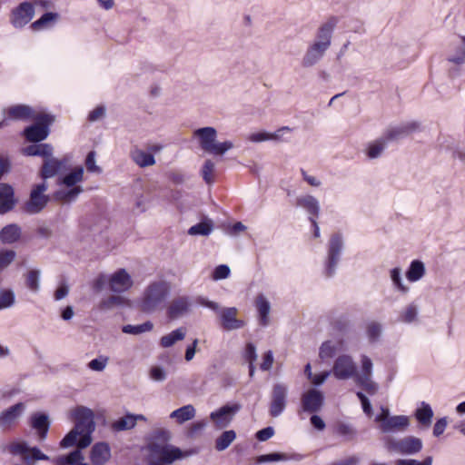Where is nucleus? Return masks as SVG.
<instances>
[{
  "instance_id": "62",
  "label": "nucleus",
  "mask_w": 465,
  "mask_h": 465,
  "mask_svg": "<svg viewBox=\"0 0 465 465\" xmlns=\"http://www.w3.org/2000/svg\"><path fill=\"white\" fill-rule=\"evenodd\" d=\"M433 459L431 456H427L422 460L414 459H401L397 460L396 465H432Z\"/></svg>"
},
{
  "instance_id": "22",
  "label": "nucleus",
  "mask_w": 465,
  "mask_h": 465,
  "mask_svg": "<svg viewBox=\"0 0 465 465\" xmlns=\"http://www.w3.org/2000/svg\"><path fill=\"white\" fill-rule=\"evenodd\" d=\"M447 61L455 65L465 64V36H457L450 42Z\"/></svg>"
},
{
  "instance_id": "16",
  "label": "nucleus",
  "mask_w": 465,
  "mask_h": 465,
  "mask_svg": "<svg viewBox=\"0 0 465 465\" xmlns=\"http://www.w3.org/2000/svg\"><path fill=\"white\" fill-rule=\"evenodd\" d=\"M240 404H226L210 414V419L213 421L218 429L228 427L234 415L240 411Z\"/></svg>"
},
{
  "instance_id": "15",
  "label": "nucleus",
  "mask_w": 465,
  "mask_h": 465,
  "mask_svg": "<svg viewBox=\"0 0 465 465\" xmlns=\"http://www.w3.org/2000/svg\"><path fill=\"white\" fill-rule=\"evenodd\" d=\"M35 15V6L30 2H22L11 11L10 23L15 28H23Z\"/></svg>"
},
{
  "instance_id": "31",
  "label": "nucleus",
  "mask_w": 465,
  "mask_h": 465,
  "mask_svg": "<svg viewBox=\"0 0 465 465\" xmlns=\"http://www.w3.org/2000/svg\"><path fill=\"white\" fill-rule=\"evenodd\" d=\"M27 156H41L45 159L51 157L54 153V147L50 143H35L23 149Z\"/></svg>"
},
{
  "instance_id": "2",
  "label": "nucleus",
  "mask_w": 465,
  "mask_h": 465,
  "mask_svg": "<svg viewBox=\"0 0 465 465\" xmlns=\"http://www.w3.org/2000/svg\"><path fill=\"white\" fill-rule=\"evenodd\" d=\"M170 286L165 281L151 282L143 291L139 308L143 312L153 313L165 307L170 295Z\"/></svg>"
},
{
  "instance_id": "55",
  "label": "nucleus",
  "mask_w": 465,
  "mask_h": 465,
  "mask_svg": "<svg viewBox=\"0 0 465 465\" xmlns=\"http://www.w3.org/2000/svg\"><path fill=\"white\" fill-rule=\"evenodd\" d=\"M40 271L39 270H31L28 272L26 275V285L27 287L36 292L40 289Z\"/></svg>"
},
{
  "instance_id": "32",
  "label": "nucleus",
  "mask_w": 465,
  "mask_h": 465,
  "mask_svg": "<svg viewBox=\"0 0 465 465\" xmlns=\"http://www.w3.org/2000/svg\"><path fill=\"white\" fill-rule=\"evenodd\" d=\"M84 169L82 165L74 167L71 172L59 178L58 183L65 187H74L84 181Z\"/></svg>"
},
{
  "instance_id": "8",
  "label": "nucleus",
  "mask_w": 465,
  "mask_h": 465,
  "mask_svg": "<svg viewBox=\"0 0 465 465\" xmlns=\"http://www.w3.org/2000/svg\"><path fill=\"white\" fill-rule=\"evenodd\" d=\"M8 451L14 456H22L23 460L34 464L37 460H49L48 455L43 453L37 447H30L26 441H14L9 444Z\"/></svg>"
},
{
  "instance_id": "21",
  "label": "nucleus",
  "mask_w": 465,
  "mask_h": 465,
  "mask_svg": "<svg viewBox=\"0 0 465 465\" xmlns=\"http://www.w3.org/2000/svg\"><path fill=\"white\" fill-rule=\"evenodd\" d=\"M193 301L189 296H178L173 299L167 308V315L172 320L182 318L189 313Z\"/></svg>"
},
{
  "instance_id": "5",
  "label": "nucleus",
  "mask_w": 465,
  "mask_h": 465,
  "mask_svg": "<svg viewBox=\"0 0 465 465\" xmlns=\"http://www.w3.org/2000/svg\"><path fill=\"white\" fill-rule=\"evenodd\" d=\"M193 135L198 138L201 148L209 153L223 155L228 150L233 148V143L231 141L223 143L216 141L217 131L214 127L198 128L193 132Z\"/></svg>"
},
{
  "instance_id": "54",
  "label": "nucleus",
  "mask_w": 465,
  "mask_h": 465,
  "mask_svg": "<svg viewBox=\"0 0 465 465\" xmlns=\"http://www.w3.org/2000/svg\"><path fill=\"white\" fill-rule=\"evenodd\" d=\"M418 315V308L415 304H409L401 313L400 321L405 323L413 322Z\"/></svg>"
},
{
  "instance_id": "50",
  "label": "nucleus",
  "mask_w": 465,
  "mask_h": 465,
  "mask_svg": "<svg viewBox=\"0 0 465 465\" xmlns=\"http://www.w3.org/2000/svg\"><path fill=\"white\" fill-rule=\"evenodd\" d=\"M58 18V14L53 12L45 13L39 19L35 21L31 27L34 30H40L47 26L50 23L55 22Z\"/></svg>"
},
{
  "instance_id": "57",
  "label": "nucleus",
  "mask_w": 465,
  "mask_h": 465,
  "mask_svg": "<svg viewBox=\"0 0 465 465\" xmlns=\"http://www.w3.org/2000/svg\"><path fill=\"white\" fill-rule=\"evenodd\" d=\"M15 293L12 290H3L0 292V310L9 308L15 303Z\"/></svg>"
},
{
  "instance_id": "18",
  "label": "nucleus",
  "mask_w": 465,
  "mask_h": 465,
  "mask_svg": "<svg viewBox=\"0 0 465 465\" xmlns=\"http://www.w3.org/2000/svg\"><path fill=\"white\" fill-rule=\"evenodd\" d=\"M339 23L336 16H331L318 28L316 33V39L313 44H318L323 47L330 48L333 32Z\"/></svg>"
},
{
  "instance_id": "12",
  "label": "nucleus",
  "mask_w": 465,
  "mask_h": 465,
  "mask_svg": "<svg viewBox=\"0 0 465 465\" xmlns=\"http://www.w3.org/2000/svg\"><path fill=\"white\" fill-rule=\"evenodd\" d=\"M342 249L343 241L341 235L339 233L333 234L329 242L328 258L324 271L327 278H331L335 274Z\"/></svg>"
},
{
  "instance_id": "27",
  "label": "nucleus",
  "mask_w": 465,
  "mask_h": 465,
  "mask_svg": "<svg viewBox=\"0 0 465 465\" xmlns=\"http://www.w3.org/2000/svg\"><path fill=\"white\" fill-rule=\"evenodd\" d=\"M25 410V405L18 402L0 413V428L11 426Z\"/></svg>"
},
{
  "instance_id": "37",
  "label": "nucleus",
  "mask_w": 465,
  "mask_h": 465,
  "mask_svg": "<svg viewBox=\"0 0 465 465\" xmlns=\"http://www.w3.org/2000/svg\"><path fill=\"white\" fill-rule=\"evenodd\" d=\"M414 416L419 423L423 427L428 428L430 426L432 421L433 411L430 404L422 401L420 407L415 411Z\"/></svg>"
},
{
  "instance_id": "23",
  "label": "nucleus",
  "mask_w": 465,
  "mask_h": 465,
  "mask_svg": "<svg viewBox=\"0 0 465 465\" xmlns=\"http://www.w3.org/2000/svg\"><path fill=\"white\" fill-rule=\"evenodd\" d=\"M410 425V419L405 415H395L379 426L381 433L390 434L404 431Z\"/></svg>"
},
{
  "instance_id": "30",
  "label": "nucleus",
  "mask_w": 465,
  "mask_h": 465,
  "mask_svg": "<svg viewBox=\"0 0 465 465\" xmlns=\"http://www.w3.org/2000/svg\"><path fill=\"white\" fill-rule=\"evenodd\" d=\"M21 227L16 223H11L1 229L0 241L3 244H13L21 238Z\"/></svg>"
},
{
  "instance_id": "19",
  "label": "nucleus",
  "mask_w": 465,
  "mask_h": 465,
  "mask_svg": "<svg viewBox=\"0 0 465 465\" xmlns=\"http://www.w3.org/2000/svg\"><path fill=\"white\" fill-rule=\"evenodd\" d=\"M133 285L134 281L125 269H119L110 275V291L113 292H127Z\"/></svg>"
},
{
  "instance_id": "56",
  "label": "nucleus",
  "mask_w": 465,
  "mask_h": 465,
  "mask_svg": "<svg viewBox=\"0 0 465 465\" xmlns=\"http://www.w3.org/2000/svg\"><path fill=\"white\" fill-rule=\"evenodd\" d=\"M391 279L394 286L401 292H407L409 291V287L403 284L401 268L396 267L391 271Z\"/></svg>"
},
{
  "instance_id": "52",
  "label": "nucleus",
  "mask_w": 465,
  "mask_h": 465,
  "mask_svg": "<svg viewBox=\"0 0 465 465\" xmlns=\"http://www.w3.org/2000/svg\"><path fill=\"white\" fill-rule=\"evenodd\" d=\"M289 460V456L285 453L272 452L268 454H262L256 458V462L259 464L266 462H278L285 461Z\"/></svg>"
},
{
  "instance_id": "43",
  "label": "nucleus",
  "mask_w": 465,
  "mask_h": 465,
  "mask_svg": "<svg viewBox=\"0 0 465 465\" xmlns=\"http://www.w3.org/2000/svg\"><path fill=\"white\" fill-rule=\"evenodd\" d=\"M335 431L339 436L343 438L344 441H354L358 436L357 430L350 423H337Z\"/></svg>"
},
{
  "instance_id": "46",
  "label": "nucleus",
  "mask_w": 465,
  "mask_h": 465,
  "mask_svg": "<svg viewBox=\"0 0 465 465\" xmlns=\"http://www.w3.org/2000/svg\"><path fill=\"white\" fill-rule=\"evenodd\" d=\"M111 428L114 431H124L134 429V419L133 418V413H127L124 416L114 420L111 424Z\"/></svg>"
},
{
  "instance_id": "33",
  "label": "nucleus",
  "mask_w": 465,
  "mask_h": 465,
  "mask_svg": "<svg viewBox=\"0 0 465 465\" xmlns=\"http://www.w3.org/2000/svg\"><path fill=\"white\" fill-rule=\"evenodd\" d=\"M297 206L303 208L310 217L317 218L320 213L319 201L312 195H304L297 198Z\"/></svg>"
},
{
  "instance_id": "35",
  "label": "nucleus",
  "mask_w": 465,
  "mask_h": 465,
  "mask_svg": "<svg viewBox=\"0 0 465 465\" xmlns=\"http://www.w3.org/2000/svg\"><path fill=\"white\" fill-rule=\"evenodd\" d=\"M33 114V109L30 106L25 104L11 106L7 109L8 118L13 120H25L34 118L35 115Z\"/></svg>"
},
{
  "instance_id": "24",
  "label": "nucleus",
  "mask_w": 465,
  "mask_h": 465,
  "mask_svg": "<svg viewBox=\"0 0 465 465\" xmlns=\"http://www.w3.org/2000/svg\"><path fill=\"white\" fill-rule=\"evenodd\" d=\"M16 200L13 187L5 183H0V214H5L14 209Z\"/></svg>"
},
{
  "instance_id": "9",
  "label": "nucleus",
  "mask_w": 465,
  "mask_h": 465,
  "mask_svg": "<svg viewBox=\"0 0 465 465\" xmlns=\"http://www.w3.org/2000/svg\"><path fill=\"white\" fill-rule=\"evenodd\" d=\"M373 363L370 357L361 355V371L356 374V385L360 386L370 395H374L378 390L379 385L372 381Z\"/></svg>"
},
{
  "instance_id": "44",
  "label": "nucleus",
  "mask_w": 465,
  "mask_h": 465,
  "mask_svg": "<svg viewBox=\"0 0 465 465\" xmlns=\"http://www.w3.org/2000/svg\"><path fill=\"white\" fill-rule=\"evenodd\" d=\"M213 230V223L211 219H204L203 221L193 225L189 230L190 235H209Z\"/></svg>"
},
{
  "instance_id": "60",
  "label": "nucleus",
  "mask_w": 465,
  "mask_h": 465,
  "mask_svg": "<svg viewBox=\"0 0 465 465\" xmlns=\"http://www.w3.org/2000/svg\"><path fill=\"white\" fill-rule=\"evenodd\" d=\"M95 157L96 153L94 151H90L86 155L85 166L88 172L100 173L102 169L100 166L96 165Z\"/></svg>"
},
{
  "instance_id": "20",
  "label": "nucleus",
  "mask_w": 465,
  "mask_h": 465,
  "mask_svg": "<svg viewBox=\"0 0 465 465\" xmlns=\"http://www.w3.org/2000/svg\"><path fill=\"white\" fill-rule=\"evenodd\" d=\"M66 163V158L58 159L52 155L51 157L45 159L40 169V177L45 182L47 179L55 177L65 169Z\"/></svg>"
},
{
  "instance_id": "42",
  "label": "nucleus",
  "mask_w": 465,
  "mask_h": 465,
  "mask_svg": "<svg viewBox=\"0 0 465 465\" xmlns=\"http://www.w3.org/2000/svg\"><path fill=\"white\" fill-rule=\"evenodd\" d=\"M426 269L424 263L420 260H414L411 262L406 277L410 282H417L425 274Z\"/></svg>"
},
{
  "instance_id": "64",
  "label": "nucleus",
  "mask_w": 465,
  "mask_h": 465,
  "mask_svg": "<svg viewBox=\"0 0 465 465\" xmlns=\"http://www.w3.org/2000/svg\"><path fill=\"white\" fill-rule=\"evenodd\" d=\"M230 272L231 269L228 265L221 264L214 269L213 278L216 281L226 279L230 275Z\"/></svg>"
},
{
  "instance_id": "26",
  "label": "nucleus",
  "mask_w": 465,
  "mask_h": 465,
  "mask_svg": "<svg viewBox=\"0 0 465 465\" xmlns=\"http://www.w3.org/2000/svg\"><path fill=\"white\" fill-rule=\"evenodd\" d=\"M110 458L111 450L106 442H98L92 447L90 460L94 465H104Z\"/></svg>"
},
{
  "instance_id": "4",
  "label": "nucleus",
  "mask_w": 465,
  "mask_h": 465,
  "mask_svg": "<svg viewBox=\"0 0 465 465\" xmlns=\"http://www.w3.org/2000/svg\"><path fill=\"white\" fill-rule=\"evenodd\" d=\"M197 302L207 307L219 314L220 323L223 330L231 331L242 329L245 326V322L237 318L238 310L235 307L220 308V305L205 297H198Z\"/></svg>"
},
{
  "instance_id": "36",
  "label": "nucleus",
  "mask_w": 465,
  "mask_h": 465,
  "mask_svg": "<svg viewBox=\"0 0 465 465\" xmlns=\"http://www.w3.org/2000/svg\"><path fill=\"white\" fill-rule=\"evenodd\" d=\"M68 190H59L54 194V199L62 201L64 203H71L76 201L80 193L84 192L82 185H76L74 187H67Z\"/></svg>"
},
{
  "instance_id": "51",
  "label": "nucleus",
  "mask_w": 465,
  "mask_h": 465,
  "mask_svg": "<svg viewBox=\"0 0 465 465\" xmlns=\"http://www.w3.org/2000/svg\"><path fill=\"white\" fill-rule=\"evenodd\" d=\"M382 332V326L380 322H371L367 324L366 333L370 342H376Z\"/></svg>"
},
{
  "instance_id": "47",
  "label": "nucleus",
  "mask_w": 465,
  "mask_h": 465,
  "mask_svg": "<svg viewBox=\"0 0 465 465\" xmlns=\"http://www.w3.org/2000/svg\"><path fill=\"white\" fill-rule=\"evenodd\" d=\"M153 322L150 321H147V322H145L142 324H138V325H132V324L124 325L122 328V331L124 333H127V334L138 335V334H141L143 332L151 331L153 330Z\"/></svg>"
},
{
  "instance_id": "61",
  "label": "nucleus",
  "mask_w": 465,
  "mask_h": 465,
  "mask_svg": "<svg viewBox=\"0 0 465 465\" xmlns=\"http://www.w3.org/2000/svg\"><path fill=\"white\" fill-rule=\"evenodd\" d=\"M106 286L110 288V275L100 273L94 281L93 288L95 292H101Z\"/></svg>"
},
{
  "instance_id": "14",
  "label": "nucleus",
  "mask_w": 465,
  "mask_h": 465,
  "mask_svg": "<svg viewBox=\"0 0 465 465\" xmlns=\"http://www.w3.org/2000/svg\"><path fill=\"white\" fill-rule=\"evenodd\" d=\"M332 373L338 380H348L353 378L356 382V363L350 355H340L333 363Z\"/></svg>"
},
{
  "instance_id": "3",
  "label": "nucleus",
  "mask_w": 465,
  "mask_h": 465,
  "mask_svg": "<svg viewBox=\"0 0 465 465\" xmlns=\"http://www.w3.org/2000/svg\"><path fill=\"white\" fill-rule=\"evenodd\" d=\"M148 451L149 465H171L189 455L176 446L155 441L149 443Z\"/></svg>"
},
{
  "instance_id": "10",
  "label": "nucleus",
  "mask_w": 465,
  "mask_h": 465,
  "mask_svg": "<svg viewBox=\"0 0 465 465\" xmlns=\"http://www.w3.org/2000/svg\"><path fill=\"white\" fill-rule=\"evenodd\" d=\"M47 188V183L45 181L33 186L29 200L25 203V211L27 213L36 214L45 208L49 202V196L45 194Z\"/></svg>"
},
{
  "instance_id": "6",
  "label": "nucleus",
  "mask_w": 465,
  "mask_h": 465,
  "mask_svg": "<svg viewBox=\"0 0 465 465\" xmlns=\"http://www.w3.org/2000/svg\"><path fill=\"white\" fill-rule=\"evenodd\" d=\"M34 119L35 123L24 130V135L31 143H40L48 137L54 117L48 114H39Z\"/></svg>"
},
{
  "instance_id": "38",
  "label": "nucleus",
  "mask_w": 465,
  "mask_h": 465,
  "mask_svg": "<svg viewBox=\"0 0 465 465\" xmlns=\"http://www.w3.org/2000/svg\"><path fill=\"white\" fill-rule=\"evenodd\" d=\"M132 160L140 167H148L155 163L154 156L141 149H134L131 152Z\"/></svg>"
},
{
  "instance_id": "48",
  "label": "nucleus",
  "mask_w": 465,
  "mask_h": 465,
  "mask_svg": "<svg viewBox=\"0 0 465 465\" xmlns=\"http://www.w3.org/2000/svg\"><path fill=\"white\" fill-rule=\"evenodd\" d=\"M285 130L289 131L290 129L288 127H282L273 134H270V133H266V132L255 133V134H252L250 135L249 139H250V141H252L253 143H261V142L268 141V140H279L280 136H281V133Z\"/></svg>"
},
{
  "instance_id": "59",
  "label": "nucleus",
  "mask_w": 465,
  "mask_h": 465,
  "mask_svg": "<svg viewBox=\"0 0 465 465\" xmlns=\"http://www.w3.org/2000/svg\"><path fill=\"white\" fill-rule=\"evenodd\" d=\"M109 358L107 356L101 355L100 357L92 360L88 363V367L94 371H103L107 366Z\"/></svg>"
},
{
  "instance_id": "49",
  "label": "nucleus",
  "mask_w": 465,
  "mask_h": 465,
  "mask_svg": "<svg viewBox=\"0 0 465 465\" xmlns=\"http://www.w3.org/2000/svg\"><path fill=\"white\" fill-rule=\"evenodd\" d=\"M338 351L337 344L332 341H324L319 350V357L322 360L332 358Z\"/></svg>"
},
{
  "instance_id": "25",
  "label": "nucleus",
  "mask_w": 465,
  "mask_h": 465,
  "mask_svg": "<svg viewBox=\"0 0 465 465\" xmlns=\"http://www.w3.org/2000/svg\"><path fill=\"white\" fill-rule=\"evenodd\" d=\"M328 48L323 47L318 44H312L308 46L302 60V64L305 68L312 67L318 64L324 56Z\"/></svg>"
},
{
  "instance_id": "34",
  "label": "nucleus",
  "mask_w": 465,
  "mask_h": 465,
  "mask_svg": "<svg viewBox=\"0 0 465 465\" xmlns=\"http://www.w3.org/2000/svg\"><path fill=\"white\" fill-rule=\"evenodd\" d=\"M196 411L192 404L184 405L171 412L170 418L175 419L177 423L183 424L195 417Z\"/></svg>"
},
{
  "instance_id": "40",
  "label": "nucleus",
  "mask_w": 465,
  "mask_h": 465,
  "mask_svg": "<svg viewBox=\"0 0 465 465\" xmlns=\"http://www.w3.org/2000/svg\"><path fill=\"white\" fill-rule=\"evenodd\" d=\"M82 449H76L67 455H61L54 459V465H75L79 461L84 460V455L81 451Z\"/></svg>"
},
{
  "instance_id": "7",
  "label": "nucleus",
  "mask_w": 465,
  "mask_h": 465,
  "mask_svg": "<svg viewBox=\"0 0 465 465\" xmlns=\"http://www.w3.org/2000/svg\"><path fill=\"white\" fill-rule=\"evenodd\" d=\"M386 447L390 451L401 455H415L422 450L423 443L420 438L406 436L399 440L388 439Z\"/></svg>"
},
{
  "instance_id": "28",
  "label": "nucleus",
  "mask_w": 465,
  "mask_h": 465,
  "mask_svg": "<svg viewBox=\"0 0 465 465\" xmlns=\"http://www.w3.org/2000/svg\"><path fill=\"white\" fill-rule=\"evenodd\" d=\"M31 426L37 431L39 440H45L50 427L49 418L45 413L36 412L31 416Z\"/></svg>"
},
{
  "instance_id": "29",
  "label": "nucleus",
  "mask_w": 465,
  "mask_h": 465,
  "mask_svg": "<svg viewBox=\"0 0 465 465\" xmlns=\"http://www.w3.org/2000/svg\"><path fill=\"white\" fill-rule=\"evenodd\" d=\"M256 310L259 315V322L262 326L266 327L270 324L271 303L267 298L260 293L254 301Z\"/></svg>"
},
{
  "instance_id": "58",
  "label": "nucleus",
  "mask_w": 465,
  "mask_h": 465,
  "mask_svg": "<svg viewBox=\"0 0 465 465\" xmlns=\"http://www.w3.org/2000/svg\"><path fill=\"white\" fill-rule=\"evenodd\" d=\"M16 253L13 250H5L0 252V271L6 268L13 262Z\"/></svg>"
},
{
  "instance_id": "63",
  "label": "nucleus",
  "mask_w": 465,
  "mask_h": 465,
  "mask_svg": "<svg viewBox=\"0 0 465 465\" xmlns=\"http://www.w3.org/2000/svg\"><path fill=\"white\" fill-rule=\"evenodd\" d=\"M215 164L212 160H206L203 163V169H202V174L203 180L207 183H213L212 173L214 170Z\"/></svg>"
},
{
  "instance_id": "13",
  "label": "nucleus",
  "mask_w": 465,
  "mask_h": 465,
  "mask_svg": "<svg viewBox=\"0 0 465 465\" xmlns=\"http://www.w3.org/2000/svg\"><path fill=\"white\" fill-rule=\"evenodd\" d=\"M289 388L284 383H276L273 385L271 395V403L269 412L273 418L280 416L287 406Z\"/></svg>"
},
{
  "instance_id": "41",
  "label": "nucleus",
  "mask_w": 465,
  "mask_h": 465,
  "mask_svg": "<svg viewBox=\"0 0 465 465\" xmlns=\"http://www.w3.org/2000/svg\"><path fill=\"white\" fill-rule=\"evenodd\" d=\"M389 141L383 134L381 137L369 143L367 155L370 159H376L381 155Z\"/></svg>"
},
{
  "instance_id": "53",
  "label": "nucleus",
  "mask_w": 465,
  "mask_h": 465,
  "mask_svg": "<svg viewBox=\"0 0 465 465\" xmlns=\"http://www.w3.org/2000/svg\"><path fill=\"white\" fill-rule=\"evenodd\" d=\"M125 299L119 295H111L106 299H104L100 302V309L111 310L114 306H124L125 304Z\"/></svg>"
},
{
  "instance_id": "11",
  "label": "nucleus",
  "mask_w": 465,
  "mask_h": 465,
  "mask_svg": "<svg viewBox=\"0 0 465 465\" xmlns=\"http://www.w3.org/2000/svg\"><path fill=\"white\" fill-rule=\"evenodd\" d=\"M325 397L322 391L311 388L301 396V406L298 413H318L324 406Z\"/></svg>"
},
{
  "instance_id": "1",
  "label": "nucleus",
  "mask_w": 465,
  "mask_h": 465,
  "mask_svg": "<svg viewBox=\"0 0 465 465\" xmlns=\"http://www.w3.org/2000/svg\"><path fill=\"white\" fill-rule=\"evenodd\" d=\"M71 415L75 425L61 440L60 446L69 448L76 445L79 449H84L91 444L92 433L95 430L94 411L87 407L78 406Z\"/></svg>"
},
{
  "instance_id": "39",
  "label": "nucleus",
  "mask_w": 465,
  "mask_h": 465,
  "mask_svg": "<svg viewBox=\"0 0 465 465\" xmlns=\"http://www.w3.org/2000/svg\"><path fill=\"white\" fill-rule=\"evenodd\" d=\"M186 335V329L183 327L177 328L176 330L171 331L170 333L163 335L160 339V345L163 348H170L175 342L179 341H183Z\"/></svg>"
},
{
  "instance_id": "17",
  "label": "nucleus",
  "mask_w": 465,
  "mask_h": 465,
  "mask_svg": "<svg viewBox=\"0 0 465 465\" xmlns=\"http://www.w3.org/2000/svg\"><path fill=\"white\" fill-rule=\"evenodd\" d=\"M420 128V123L416 121L401 123L398 125L390 126L384 133L389 142L401 140Z\"/></svg>"
},
{
  "instance_id": "45",
  "label": "nucleus",
  "mask_w": 465,
  "mask_h": 465,
  "mask_svg": "<svg viewBox=\"0 0 465 465\" xmlns=\"http://www.w3.org/2000/svg\"><path fill=\"white\" fill-rule=\"evenodd\" d=\"M236 439V432L233 430L223 431L215 440V449L218 451L225 450Z\"/></svg>"
}]
</instances>
